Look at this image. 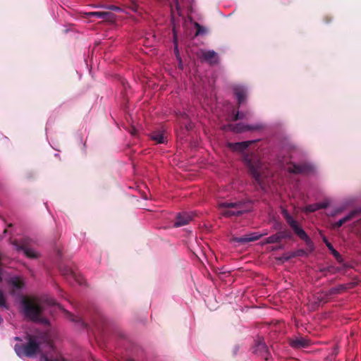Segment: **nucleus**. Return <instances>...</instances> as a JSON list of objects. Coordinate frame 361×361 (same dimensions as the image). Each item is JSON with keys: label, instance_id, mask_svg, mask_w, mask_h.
<instances>
[{"label": "nucleus", "instance_id": "35", "mask_svg": "<svg viewBox=\"0 0 361 361\" xmlns=\"http://www.w3.org/2000/svg\"><path fill=\"white\" fill-rule=\"evenodd\" d=\"M16 248L23 249V248H26V247L24 245H16Z\"/></svg>", "mask_w": 361, "mask_h": 361}, {"label": "nucleus", "instance_id": "2", "mask_svg": "<svg viewBox=\"0 0 361 361\" xmlns=\"http://www.w3.org/2000/svg\"><path fill=\"white\" fill-rule=\"evenodd\" d=\"M243 162L247 166L249 173L253 177L255 182L263 188L262 173L264 166L255 153H247L243 156Z\"/></svg>", "mask_w": 361, "mask_h": 361}, {"label": "nucleus", "instance_id": "3", "mask_svg": "<svg viewBox=\"0 0 361 361\" xmlns=\"http://www.w3.org/2000/svg\"><path fill=\"white\" fill-rule=\"evenodd\" d=\"M27 342L25 344H16L14 350L19 357H32L40 352V343L32 335H27Z\"/></svg>", "mask_w": 361, "mask_h": 361}, {"label": "nucleus", "instance_id": "8", "mask_svg": "<svg viewBox=\"0 0 361 361\" xmlns=\"http://www.w3.org/2000/svg\"><path fill=\"white\" fill-rule=\"evenodd\" d=\"M229 128L235 133H243L245 131H255L261 130L264 128V126L261 123H257L254 125H244L242 123H238L235 126H229Z\"/></svg>", "mask_w": 361, "mask_h": 361}, {"label": "nucleus", "instance_id": "34", "mask_svg": "<svg viewBox=\"0 0 361 361\" xmlns=\"http://www.w3.org/2000/svg\"><path fill=\"white\" fill-rule=\"evenodd\" d=\"M173 1H174V4H176L177 10H179V6H178V0H173Z\"/></svg>", "mask_w": 361, "mask_h": 361}, {"label": "nucleus", "instance_id": "20", "mask_svg": "<svg viewBox=\"0 0 361 361\" xmlns=\"http://www.w3.org/2000/svg\"><path fill=\"white\" fill-rule=\"evenodd\" d=\"M194 26L196 28L195 36L204 35L207 33V27L201 25L200 23L195 22Z\"/></svg>", "mask_w": 361, "mask_h": 361}, {"label": "nucleus", "instance_id": "30", "mask_svg": "<svg viewBox=\"0 0 361 361\" xmlns=\"http://www.w3.org/2000/svg\"><path fill=\"white\" fill-rule=\"evenodd\" d=\"M317 204H318L319 209H326L329 206V204L327 202H318Z\"/></svg>", "mask_w": 361, "mask_h": 361}, {"label": "nucleus", "instance_id": "14", "mask_svg": "<svg viewBox=\"0 0 361 361\" xmlns=\"http://www.w3.org/2000/svg\"><path fill=\"white\" fill-rule=\"evenodd\" d=\"M192 219V216L187 212L178 213L173 224V227H180L188 224Z\"/></svg>", "mask_w": 361, "mask_h": 361}, {"label": "nucleus", "instance_id": "28", "mask_svg": "<svg viewBox=\"0 0 361 361\" xmlns=\"http://www.w3.org/2000/svg\"><path fill=\"white\" fill-rule=\"evenodd\" d=\"M6 305V298L4 293L0 290V307H4Z\"/></svg>", "mask_w": 361, "mask_h": 361}, {"label": "nucleus", "instance_id": "5", "mask_svg": "<svg viewBox=\"0 0 361 361\" xmlns=\"http://www.w3.org/2000/svg\"><path fill=\"white\" fill-rule=\"evenodd\" d=\"M281 214L286 221L287 224L294 231L295 234L298 236L301 240H304L307 245H310L311 240L306 233V232L298 225V222L293 219L291 215L288 213L287 209H283Z\"/></svg>", "mask_w": 361, "mask_h": 361}, {"label": "nucleus", "instance_id": "25", "mask_svg": "<svg viewBox=\"0 0 361 361\" xmlns=\"http://www.w3.org/2000/svg\"><path fill=\"white\" fill-rule=\"evenodd\" d=\"M317 210H319V207H318L317 203L310 204L306 207V212H314Z\"/></svg>", "mask_w": 361, "mask_h": 361}, {"label": "nucleus", "instance_id": "24", "mask_svg": "<svg viewBox=\"0 0 361 361\" xmlns=\"http://www.w3.org/2000/svg\"><path fill=\"white\" fill-rule=\"evenodd\" d=\"M11 283L13 286H15L16 288H20L23 286L22 281L18 277L12 278Z\"/></svg>", "mask_w": 361, "mask_h": 361}, {"label": "nucleus", "instance_id": "23", "mask_svg": "<svg viewBox=\"0 0 361 361\" xmlns=\"http://www.w3.org/2000/svg\"><path fill=\"white\" fill-rule=\"evenodd\" d=\"M344 289L345 287L343 285L331 288V289H329L328 295H331L341 293Z\"/></svg>", "mask_w": 361, "mask_h": 361}, {"label": "nucleus", "instance_id": "13", "mask_svg": "<svg viewBox=\"0 0 361 361\" xmlns=\"http://www.w3.org/2000/svg\"><path fill=\"white\" fill-rule=\"evenodd\" d=\"M253 353L261 356L266 360L269 359V353L268 351V348L266 343L262 340L257 342L254 347Z\"/></svg>", "mask_w": 361, "mask_h": 361}, {"label": "nucleus", "instance_id": "32", "mask_svg": "<svg viewBox=\"0 0 361 361\" xmlns=\"http://www.w3.org/2000/svg\"><path fill=\"white\" fill-rule=\"evenodd\" d=\"M324 241L325 242L326 245L327 246L328 248H329V249L334 248L332 245L326 238H324Z\"/></svg>", "mask_w": 361, "mask_h": 361}, {"label": "nucleus", "instance_id": "16", "mask_svg": "<svg viewBox=\"0 0 361 361\" xmlns=\"http://www.w3.org/2000/svg\"><path fill=\"white\" fill-rule=\"evenodd\" d=\"M309 341L303 337H295L289 339L290 345L295 349L305 348L309 345Z\"/></svg>", "mask_w": 361, "mask_h": 361}, {"label": "nucleus", "instance_id": "4", "mask_svg": "<svg viewBox=\"0 0 361 361\" xmlns=\"http://www.w3.org/2000/svg\"><path fill=\"white\" fill-rule=\"evenodd\" d=\"M222 210V215L226 217L239 216L247 212L249 209L243 202H221L218 204Z\"/></svg>", "mask_w": 361, "mask_h": 361}, {"label": "nucleus", "instance_id": "21", "mask_svg": "<svg viewBox=\"0 0 361 361\" xmlns=\"http://www.w3.org/2000/svg\"><path fill=\"white\" fill-rule=\"evenodd\" d=\"M357 212L356 211H352L350 214H348L347 216H344L343 218H342L341 219H340L338 222H337V226L338 227L341 226L343 224H345V222L350 221V219H352L356 214H357Z\"/></svg>", "mask_w": 361, "mask_h": 361}, {"label": "nucleus", "instance_id": "9", "mask_svg": "<svg viewBox=\"0 0 361 361\" xmlns=\"http://www.w3.org/2000/svg\"><path fill=\"white\" fill-rule=\"evenodd\" d=\"M59 270L63 276L67 279L73 280L81 283L80 279L75 271L68 265L65 264H59Z\"/></svg>", "mask_w": 361, "mask_h": 361}, {"label": "nucleus", "instance_id": "36", "mask_svg": "<svg viewBox=\"0 0 361 361\" xmlns=\"http://www.w3.org/2000/svg\"><path fill=\"white\" fill-rule=\"evenodd\" d=\"M15 340H16V341H21V339L19 337H16Z\"/></svg>", "mask_w": 361, "mask_h": 361}, {"label": "nucleus", "instance_id": "38", "mask_svg": "<svg viewBox=\"0 0 361 361\" xmlns=\"http://www.w3.org/2000/svg\"><path fill=\"white\" fill-rule=\"evenodd\" d=\"M130 361H133V360H130Z\"/></svg>", "mask_w": 361, "mask_h": 361}, {"label": "nucleus", "instance_id": "6", "mask_svg": "<svg viewBox=\"0 0 361 361\" xmlns=\"http://www.w3.org/2000/svg\"><path fill=\"white\" fill-rule=\"evenodd\" d=\"M288 171L294 174H307L311 173L313 170L312 166L302 163L296 164L295 163H290L287 169Z\"/></svg>", "mask_w": 361, "mask_h": 361}, {"label": "nucleus", "instance_id": "33", "mask_svg": "<svg viewBox=\"0 0 361 361\" xmlns=\"http://www.w3.org/2000/svg\"><path fill=\"white\" fill-rule=\"evenodd\" d=\"M110 8H111V10H114V11H118V10H119V9H120L118 7H117V6H110Z\"/></svg>", "mask_w": 361, "mask_h": 361}, {"label": "nucleus", "instance_id": "1", "mask_svg": "<svg viewBox=\"0 0 361 361\" xmlns=\"http://www.w3.org/2000/svg\"><path fill=\"white\" fill-rule=\"evenodd\" d=\"M21 302L25 317L30 321L41 323L47 322V320L42 317L44 305H54L56 304L52 298H48L42 301L35 298H23Z\"/></svg>", "mask_w": 361, "mask_h": 361}, {"label": "nucleus", "instance_id": "29", "mask_svg": "<svg viewBox=\"0 0 361 361\" xmlns=\"http://www.w3.org/2000/svg\"><path fill=\"white\" fill-rule=\"evenodd\" d=\"M44 361H66L64 359L57 357L55 359H50L47 356H44Z\"/></svg>", "mask_w": 361, "mask_h": 361}, {"label": "nucleus", "instance_id": "26", "mask_svg": "<svg viewBox=\"0 0 361 361\" xmlns=\"http://www.w3.org/2000/svg\"><path fill=\"white\" fill-rule=\"evenodd\" d=\"M333 254V255L335 257L336 260L339 263H343V258L341 255L339 254V252L337 251V250H330Z\"/></svg>", "mask_w": 361, "mask_h": 361}, {"label": "nucleus", "instance_id": "17", "mask_svg": "<svg viewBox=\"0 0 361 361\" xmlns=\"http://www.w3.org/2000/svg\"><path fill=\"white\" fill-rule=\"evenodd\" d=\"M234 94L237 97L238 105L240 106L247 98V90L243 86H236L234 87Z\"/></svg>", "mask_w": 361, "mask_h": 361}, {"label": "nucleus", "instance_id": "18", "mask_svg": "<svg viewBox=\"0 0 361 361\" xmlns=\"http://www.w3.org/2000/svg\"><path fill=\"white\" fill-rule=\"evenodd\" d=\"M251 143H252V141H245L241 142L230 143L229 146L234 151L244 152Z\"/></svg>", "mask_w": 361, "mask_h": 361}, {"label": "nucleus", "instance_id": "22", "mask_svg": "<svg viewBox=\"0 0 361 361\" xmlns=\"http://www.w3.org/2000/svg\"><path fill=\"white\" fill-rule=\"evenodd\" d=\"M282 238H283L282 234L278 233L274 234V235L267 238L266 243H274L280 242L281 240L282 239Z\"/></svg>", "mask_w": 361, "mask_h": 361}, {"label": "nucleus", "instance_id": "10", "mask_svg": "<svg viewBox=\"0 0 361 361\" xmlns=\"http://www.w3.org/2000/svg\"><path fill=\"white\" fill-rule=\"evenodd\" d=\"M200 57L210 65H215L219 63L218 54L213 50H201Z\"/></svg>", "mask_w": 361, "mask_h": 361}, {"label": "nucleus", "instance_id": "31", "mask_svg": "<svg viewBox=\"0 0 361 361\" xmlns=\"http://www.w3.org/2000/svg\"><path fill=\"white\" fill-rule=\"evenodd\" d=\"M130 9L135 12L137 11L138 5L135 2H132V5L130 6Z\"/></svg>", "mask_w": 361, "mask_h": 361}, {"label": "nucleus", "instance_id": "19", "mask_svg": "<svg viewBox=\"0 0 361 361\" xmlns=\"http://www.w3.org/2000/svg\"><path fill=\"white\" fill-rule=\"evenodd\" d=\"M18 251L22 252L23 255L26 256L28 258L35 259L39 256V253L37 252V250H18Z\"/></svg>", "mask_w": 361, "mask_h": 361}, {"label": "nucleus", "instance_id": "15", "mask_svg": "<svg viewBox=\"0 0 361 361\" xmlns=\"http://www.w3.org/2000/svg\"><path fill=\"white\" fill-rule=\"evenodd\" d=\"M149 137L151 140L154 141L157 144H164L166 142L165 130L163 129H158L152 131L149 134Z\"/></svg>", "mask_w": 361, "mask_h": 361}, {"label": "nucleus", "instance_id": "12", "mask_svg": "<svg viewBox=\"0 0 361 361\" xmlns=\"http://www.w3.org/2000/svg\"><path fill=\"white\" fill-rule=\"evenodd\" d=\"M261 235L256 233L246 234L240 237H233L231 239V242L238 243V246L243 245L249 242H252L258 240Z\"/></svg>", "mask_w": 361, "mask_h": 361}, {"label": "nucleus", "instance_id": "11", "mask_svg": "<svg viewBox=\"0 0 361 361\" xmlns=\"http://www.w3.org/2000/svg\"><path fill=\"white\" fill-rule=\"evenodd\" d=\"M307 252H305V250H297L295 252H288L283 254L280 257H276L275 259L277 261L278 264H282L285 262H288L290 259L298 257V256H302L304 255H306Z\"/></svg>", "mask_w": 361, "mask_h": 361}, {"label": "nucleus", "instance_id": "37", "mask_svg": "<svg viewBox=\"0 0 361 361\" xmlns=\"http://www.w3.org/2000/svg\"><path fill=\"white\" fill-rule=\"evenodd\" d=\"M8 226H9V227H11V226H12V224H10L8 225Z\"/></svg>", "mask_w": 361, "mask_h": 361}, {"label": "nucleus", "instance_id": "27", "mask_svg": "<svg viewBox=\"0 0 361 361\" xmlns=\"http://www.w3.org/2000/svg\"><path fill=\"white\" fill-rule=\"evenodd\" d=\"M244 118H245V114L238 111L234 116L233 120L238 121V120L243 119Z\"/></svg>", "mask_w": 361, "mask_h": 361}, {"label": "nucleus", "instance_id": "7", "mask_svg": "<svg viewBox=\"0 0 361 361\" xmlns=\"http://www.w3.org/2000/svg\"><path fill=\"white\" fill-rule=\"evenodd\" d=\"M82 17L84 18L97 17L109 22H113L115 20V15L109 11L85 12L82 14Z\"/></svg>", "mask_w": 361, "mask_h": 361}]
</instances>
